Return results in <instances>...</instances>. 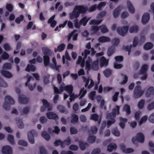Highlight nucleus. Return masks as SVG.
I'll return each instance as SVG.
<instances>
[{
	"label": "nucleus",
	"mask_w": 154,
	"mask_h": 154,
	"mask_svg": "<svg viewBox=\"0 0 154 154\" xmlns=\"http://www.w3.org/2000/svg\"><path fill=\"white\" fill-rule=\"evenodd\" d=\"M87 10L88 8L86 7L83 5H76L73 11L69 13V18L71 20H73L75 18L78 17L81 14L85 13Z\"/></svg>",
	"instance_id": "obj_1"
},
{
	"label": "nucleus",
	"mask_w": 154,
	"mask_h": 154,
	"mask_svg": "<svg viewBox=\"0 0 154 154\" xmlns=\"http://www.w3.org/2000/svg\"><path fill=\"white\" fill-rule=\"evenodd\" d=\"M92 60L90 57H88L87 60L86 62L85 68L88 71L90 70L91 68L94 69L96 68H98V62L97 60L94 61L91 63Z\"/></svg>",
	"instance_id": "obj_2"
},
{
	"label": "nucleus",
	"mask_w": 154,
	"mask_h": 154,
	"mask_svg": "<svg viewBox=\"0 0 154 154\" xmlns=\"http://www.w3.org/2000/svg\"><path fill=\"white\" fill-rule=\"evenodd\" d=\"M5 102L3 104V107L6 110H9L10 109V105L14 104L15 101L14 99L9 96H7L5 97Z\"/></svg>",
	"instance_id": "obj_3"
},
{
	"label": "nucleus",
	"mask_w": 154,
	"mask_h": 154,
	"mask_svg": "<svg viewBox=\"0 0 154 154\" xmlns=\"http://www.w3.org/2000/svg\"><path fill=\"white\" fill-rule=\"evenodd\" d=\"M120 107L119 106H116L115 108L112 109V112L108 113L107 115V117L110 118H115L116 115L119 114Z\"/></svg>",
	"instance_id": "obj_4"
},
{
	"label": "nucleus",
	"mask_w": 154,
	"mask_h": 154,
	"mask_svg": "<svg viewBox=\"0 0 154 154\" xmlns=\"http://www.w3.org/2000/svg\"><path fill=\"white\" fill-rule=\"evenodd\" d=\"M37 135L35 131L32 130L27 132V137L29 142L31 144H34L35 143L34 136Z\"/></svg>",
	"instance_id": "obj_5"
},
{
	"label": "nucleus",
	"mask_w": 154,
	"mask_h": 154,
	"mask_svg": "<svg viewBox=\"0 0 154 154\" xmlns=\"http://www.w3.org/2000/svg\"><path fill=\"white\" fill-rule=\"evenodd\" d=\"M129 29V27L128 26H124L122 28L118 27L117 29L118 33L120 35L124 36L127 33Z\"/></svg>",
	"instance_id": "obj_6"
},
{
	"label": "nucleus",
	"mask_w": 154,
	"mask_h": 154,
	"mask_svg": "<svg viewBox=\"0 0 154 154\" xmlns=\"http://www.w3.org/2000/svg\"><path fill=\"white\" fill-rule=\"evenodd\" d=\"M143 31H142L140 33V38L139 40H138V38L135 36V47L138 45H141L145 41V37L144 34H143Z\"/></svg>",
	"instance_id": "obj_7"
},
{
	"label": "nucleus",
	"mask_w": 154,
	"mask_h": 154,
	"mask_svg": "<svg viewBox=\"0 0 154 154\" xmlns=\"http://www.w3.org/2000/svg\"><path fill=\"white\" fill-rule=\"evenodd\" d=\"M33 79V77L31 76H29L27 79V82L25 84V85L26 87H28L29 90L31 91H33L35 89L36 85V84L35 82H34L33 84L29 83L31 79Z\"/></svg>",
	"instance_id": "obj_8"
},
{
	"label": "nucleus",
	"mask_w": 154,
	"mask_h": 154,
	"mask_svg": "<svg viewBox=\"0 0 154 154\" xmlns=\"http://www.w3.org/2000/svg\"><path fill=\"white\" fill-rule=\"evenodd\" d=\"M42 102L44 105L43 106L41 107L40 111L41 112H45L46 110V108H48V111H50L52 110V108L50 106V104L47 101L45 100H43Z\"/></svg>",
	"instance_id": "obj_9"
},
{
	"label": "nucleus",
	"mask_w": 154,
	"mask_h": 154,
	"mask_svg": "<svg viewBox=\"0 0 154 154\" xmlns=\"http://www.w3.org/2000/svg\"><path fill=\"white\" fill-rule=\"evenodd\" d=\"M120 147L122 151L125 153H129L133 152L134 151V149L132 148H126V146L124 143H122L120 144Z\"/></svg>",
	"instance_id": "obj_10"
},
{
	"label": "nucleus",
	"mask_w": 154,
	"mask_h": 154,
	"mask_svg": "<svg viewBox=\"0 0 154 154\" xmlns=\"http://www.w3.org/2000/svg\"><path fill=\"white\" fill-rule=\"evenodd\" d=\"M19 103L23 104H26L29 102V99L23 94H20L18 96Z\"/></svg>",
	"instance_id": "obj_11"
},
{
	"label": "nucleus",
	"mask_w": 154,
	"mask_h": 154,
	"mask_svg": "<svg viewBox=\"0 0 154 154\" xmlns=\"http://www.w3.org/2000/svg\"><path fill=\"white\" fill-rule=\"evenodd\" d=\"M143 93L144 91L141 90L140 86L138 85L135 87V98L140 97L142 96Z\"/></svg>",
	"instance_id": "obj_12"
},
{
	"label": "nucleus",
	"mask_w": 154,
	"mask_h": 154,
	"mask_svg": "<svg viewBox=\"0 0 154 154\" xmlns=\"http://www.w3.org/2000/svg\"><path fill=\"white\" fill-rule=\"evenodd\" d=\"M132 47H135V38L133 39L132 45H130V46H123L122 47V49L126 51H128V55H129Z\"/></svg>",
	"instance_id": "obj_13"
},
{
	"label": "nucleus",
	"mask_w": 154,
	"mask_h": 154,
	"mask_svg": "<svg viewBox=\"0 0 154 154\" xmlns=\"http://www.w3.org/2000/svg\"><path fill=\"white\" fill-rule=\"evenodd\" d=\"M145 137L144 135L141 133H137L135 136V141H137L140 143L144 142Z\"/></svg>",
	"instance_id": "obj_14"
},
{
	"label": "nucleus",
	"mask_w": 154,
	"mask_h": 154,
	"mask_svg": "<svg viewBox=\"0 0 154 154\" xmlns=\"http://www.w3.org/2000/svg\"><path fill=\"white\" fill-rule=\"evenodd\" d=\"M2 152L3 154H11L13 152L11 147L9 146H3L2 148Z\"/></svg>",
	"instance_id": "obj_15"
},
{
	"label": "nucleus",
	"mask_w": 154,
	"mask_h": 154,
	"mask_svg": "<svg viewBox=\"0 0 154 154\" xmlns=\"http://www.w3.org/2000/svg\"><path fill=\"white\" fill-rule=\"evenodd\" d=\"M150 18L149 14L148 13H145L143 15L141 22L143 25L146 24L148 22Z\"/></svg>",
	"instance_id": "obj_16"
},
{
	"label": "nucleus",
	"mask_w": 154,
	"mask_h": 154,
	"mask_svg": "<svg viewBox=\"0 0 154 154\" xmlns=\"http://www.w3.org/2000/svg\"><path fill=\"white\" fill-rule=\"evenodd\" d=\"M46 116L49 119H53L57 120L59 118L58 116L52 112H49L46 113Z\"/></svg>",
	"instance_id": "obj_17"
},
{
	"label": "nucleus",
	"mask_w": 154,
	"mask_h": 154,
	"mask_svg": "<svg viewBox=\"0 0 154 154\" xmlns=\"http://www.w3.org/2000/svg\"><path fill=\"white\" fill-rule=\"evenodd\" d=\"M57 109L61 113H64L65 114H67L68 113V111L67 109L62 106L58 105Z\"/></svg>",
	"instance_id": "obj_18"
},
{
	"label": "nucleus",
	"mask_w": 154,
	"mask_h": 154,
	"mask_svg": "<svg viewBox=\"0 0 154 154\" xmlns=\"http://www.w3.org/2000/svg\"><path fill=\"white\" fill-rule=\"evenodd\" d=\"M152 95H154V88L153 87L151 86L147 90L146 95V97H149Z\"/></svg>",
	"instance_id": "obj_19"
},
{
	"label": "nucleus",
	"mask_w": 154,
	"mask_h": 154,
	"mask_svg": "<svg viewBox=\"0 0 154 154\" xmlns=\"http://www.w3.org/2000/svg\"><path fill=\"white\" fill-rule=\"evenodd\" d=\"M121 10V7L120 5L118 6L115 9L113 12V16L115 18H117L119 15Z\"/></svg>",
	"instance_id": "obj_20"
},
{
	"label": "nucleus",
	"mask_w": 154,
	"mask_h": 154,
	"mask_svg": "<svg viewBox=\"0 0 154 154\" xmlns=\"http://www.w3.org/2000/svg\"><path fill=\"white\" fill-rule=\"evenodd\" d=\"M149 66L146 64H144L142 65L139 71L140 74H143L145 73H147Z\"/></svg>",
	"instance_id": "obj_21"
},
{
	"label": "nucleus",
	"mask_w": 154,
	"mask_h": 154,
	"mask_svg": "<svg viewBox=\"0 0 154 154\" xmlns=\"http://www.w3.org/2000/svg\"><path fill=\"white\" fill-rule=\"evenodd\" d=\"M85 59L86 58H85L84 57L83 58L81 56H79L78 60L77 61V64H80L81 67H83L85 65Z\"/></svg>",
	"instance_id": "obj_22"
},
{
	"label": "nucleus",
	"mask_w": 154,
	"mask_h": 154,
	"mask_svg": "<svg viewBox=\"0 0 154 154\" xmlns=\"http://www.w3.org/2000/svg\"><path fill=\"white\" fill-rule=\"evenodd\" d=\"M71 123L72 124L78 122L79 120V117L77 115L74 113H72L71 115Z\"/></svg>",
	"instance_id": "obj_23"
},
{
	"label": "nucleus",
	"mask_w": 154,
	"mask_h": 154,
	"mask_svg": "<svg viewBox=\"0 0 154 154\" xmlns=\"http://www.w3.org/2000/svg\"><path fill=\"white\" fill-rule=\"evenodd\" d=\"M116 48L114 46L109 47L107 51V54L108 57L111 56L115 52Z\"/></svg>",
	"instance_id": "obj_24"
},
{
	"label": "nucleus",
	"mask_w": 154,
	"mask_h": 154,
	"mask_svg": "<svg viewBox=\"0 0 154 154\" xmlns=\"http://www.w3.org/2000/svg\"><path fill=\"white\" fill-rule=\"evenodd\" d=\"M110 40H111L109 38L105 36H101L98 39V41L100 43L109 42Z\"/></svg>",
	"instance_id": "obj_25"
},
{
	"label": "nucleus",
	"mask_w": 154,
	"mask_h": 154,
	"mask_svg": "<svg viewBox=\"0 0 154 154\" xmlns=\"http://www.w3.org/2000/svg\"><path fill=\"white\" fill-rule=\"evenodd\" d=\"M127 4L129 11L131 13H134L135 12V9L132 4L130 1H128L127 2Z\"/></svg>",
	"instance_id": "obj_26"
},
{
	"label": "nucleus",
	"mask_w": 154,
	"mask_h": 154,
	"mask_svg": "<svg viewBox=\"0 0 154 154\" xmlns=\"http://www.w3.org/2000/svg\"><path fill=\"white\" fill-rule=\"evenodd\" d=\"M15 121L17 122L19 128H23L24 127L22 120L19 117H17L15 118Z\"/></svg>",
	"instance_id": "obj_27"
},
{
	"label": "nucleus",
	"mask_w": 154,
	"mask_h": 154,
	"mask_svg": "<svg viewBox=\"0 0 154 154\" xmlns=\"http://www.w3.org/2000/svg\"><path fill=\"white\" fill-rule=\"evenodd\" d=\"M1 73L5 77L10 78L12 77V75L9 72L5 70H2L1 71Z\"/></svg>",
	"instance_id": "obj_28"
},
{
	"label": "nucleus",
	"mask_w": 154,
	"mask_h": 154,
	"mask_svg": "<svg viewBox=\"0 0 154 154\" xmlns=\"http://www.w3.org/2000/svg\"><path fill=\"white\" fill-rule=\"evenodd\" d=\"M100 64L101 66H106L108 64V61L104 57H102L100 59Z\"/></svg>",
	"instance_id": "obj_29"
},
{
	"label": "nucleus",
	"mask_w": 154,
	"mask_h": 154,
	"mask_svg": "<svg viewBox=\"0 0 154 154\" xmlns=\"http://www.w3.org/2000/svg\"><path fill=\"white\" fill-rule=\"evenodd\" d=\"M65 47V45L63 43H62L59 45H58L57 48H55L54 49V52L56 53L57 51L61 52L62 51Z\"/></svg>",
	"instance_id": "obj_30"
},
{
	"label": "nucleus",
	"mask_w": 154,
	"mask_h": 154,
	"mask_svg": "<svg viewBox=\"0 0 154 154\" xmlns=\"http://www.w3.org/2000/svg\"><path fill=\"white\" fill-rule=\"evenodd\" d=\"M153 47V45L151 42H148L146 43L143 46V48L145 50H148L152 49Z\"/></svg>",
	"instance_id": "obj_31"
},
{
	"label": "nucleus",
	"mask_w": 154,
	"mask_h": 154,
	"mask_svg": "<svg viewBox=\"0 0 154 154\" xmlns=\"http://www.w3.org/2000/svg\"><path fill=\"white\" fill-rule=\"evenodd\" d=\"M90 19V17L87 18V17H85L82 18L80 21V23L84 26H86L88 21Z\"/></svg>",
	"instance_id": "obj_32"
},
{
	"label": "nucleus",
	"mask_w": 154,
	"mask_h": 154,
	"mask_svg": "<svg viewBox=\"0 0 154 154\" xmlns=\"http://www.w3.org/2000/svg\"><path fill=\"white\" fill-rule=\"evenodd\" d=\"M112 70L109 69H107L103 71V73L106 78L109 77L112 74Z\"/></svg>",
	"instance_id": "obj_33"
},
{
	"label": "nucleus",
	"mask_w": 154,
	"mask_h": 154,
	"mask_svg": "<svg viewBox=\"0 0 154 154\" xmlns=\"http://www.w3.org/2000/svg\"><path fill=\"white\" fill-rule=\"evenodd\" d=\"M116 148L117 146L116 144L111 143L108 146L107 150L109 152H112L113 149H115Z\"/></svg>",
	"instance_id": "obj_34"
},
{
	"label": "nucleus",
	"mask_w": 154,
	"mask_h": 154,
	"mask_svg": "<svg viewBox=\"0 0 154 154\" xmlns=\"http://www.w3.org/2000/svg\"><path fill=\"white\" fill-rule=\"evenodd\" d=\"M42 51L45 55L49 56L51 54V52L50 50L47 48H42Z\"/></svg>",
	"instance_id": "obj_35"
},
{
	"label": "nucleus",
	"mask_w": 154,
	"mask_h": 154,
	"mask_svg": "<svg viewBox=\"0 0 154 154\" xmlns=\"http://www.w3.org/2000/svg\"><path fill=\"white\" fill-rule=\"evenodd\" d=\"M79 146L81 149L82 150H85L86 146H88V144L86 142L83 143L82 141H79Z\"/></svg>",
	"instance_id": "obj_36"
},
{
	"label": "nucleus",
	"mask_w": 154,
	"mask_h": 154,
	"mask_svg": "<svg viewBox=\"0 0 154 154\" xmlns=\"http://www.w3.org/2000/svg\"><path fill=\"white\" fill-rule=\"evenodd\" d=\"M41 135L42 137L47 141L49 140L50 139V136L46 131L42 132Z\"/></svg>",
	"instance_id": "obj_37"
},
{
	"label": "nucleus",
	"mask_w": 154,
	"mask_h": 154,
	"mask_svg": "<svg viewBox=\"0 0 154 154\" xmlns=\"http://www.w3.org/2000/svg\"><path fill=\"white\" fill-rule=\"evenodd\" d=\"M123 110L126 112L127 115H129L131 113L130 106L126 104L124 106Z\"/></svg>",
	"instance_id": "obj_38"
},
{
	"label": "nucleus",
	"mask_w": 154,
	"mask_h": 154,
	"mask_svg": "<svg viewBox=\"0 0 154 154\" xmlns=\"http://www.w3.org/2000/svg\"><path fill=\"white\" fill-rule=\"evenodd\" d=\"M44 64L45 66H48L50 63V57L47 55H44L43 56Z\"/></svg>",
	"instance_id": "obj_39"
},
{
	"label": "nucleus",
	"mask_w": 154,
	"mask_h": 154,
	"mask_svg": "<svg viewBox=\"0 0 154 154\" xmlns=\"http://www.w3.org/2000/svg\"><path fill=\"white\" fill-rule=\"evenodd\" d=\"M36 68L35 66L32 65H28L26 69V70L27 72L31 71L34 72Z\"/></svg>",
	"instance_id": "obj_40"
},
{
	"label": "nucleus",
	"mask_w": 154,
	"mask_h": 154,
	"mask_svg": "<svg viewBox=\"0 0 154 154\" xmlns=\"http://www.w3.org/2000/svg\"><path fill=\"white\" fill-rule=\"evenodd\" d=\"M64 90L69 94H71L73 90V87L71 85H66L65 86Z\"/></svg>",
	"instance_id": "obj_41"
},
{
	"label": "nucleus",
	"mask_w": 154,
	"mask_h": 154,
	"mask_svg": "<svg viewBox=\"0 0 154 154\" xmlns=\"http://www.w3.org/2000/svg\"><path fill=\"white\" fill-rule=\"evenodd\" d=\"M71 139L70 138L68 137L67 138L64 140L63 142V148H64L65 147V145H69L71 143Z\"/></svg>",
	"instance_id": "obj_42"
},
{
	"label": "nucleus",
	"mask_w": 154,
	"mask_h": 154,
	"mask_svg": "<svg viewBox=\"0 0 154 154\" xmlns=\"http://www.w3.org/2000/svg\"><path fill=\"white\" fill-rule=\"evenodd\" d=\"M145 102V100L143 99L141 100L137 104V106L140 109H142L143 108Z\"/></svg>",
	"instance_id": "obj_43"
},
{
	"label": "nucleus",
	"mask_w": 154,
	"mask_h": 154,
	"mask_svg": "<svg viewBox=\"0 0 154 154\" xmlns=\"http://www.w3.org/2000/svg\"><path fill=\"white\" fill-rule=\"evenodd\" d=\"M108 119H110V120H108L107 121V125L108 128H109L111 125L114 124L116 122V120L114 118H110L109 117H107Z\"/></svg>",
	"instance_id": "obj_44"
},
{
	"label": "nucleus",
	"mask_w": 154,
	"mask_h": 154,
	"mask_svg": "<svg viewBox=\"0 0 154 154\" xmlns=\"http://www.w3.org/2000/svg\"><path fill=\"white\" fill-rule=\"evenodd\" d=\"M87 91L86 90H85L84 87H83L80 91L79 94V95H80V97L79 98V99H81L84 97Z\"/></svg>",
	"instance_id": "obj_45"
},
{
	"label": "nucleus",
	"mask_w": 154,
	"mask_h": 154,
	"mask_svg": "<svg viewBox=\"0 0 154 154\" xmlns=\"http://www.w3.org/2000/svg\"><path fill=\"white\" fill-rule=\"evenodd\" d=\"M7 139L8 140L11 144L14 145V137L11 134H8V136Z\"/></svg>",
	"instance_id": "obj_46"
},
{
	"label": "nucleus",
	"mask_w": 154,
	"mask_h": 154,
	"mask_svg": "<svg viewBox=\"0 0 154 154\" xmlns=\"http://www.w3.org/2000/svg\"><path fill=\"white\" fill-rule=\"evenodd\" d=\"M99 116L97 114H93L91 115L90 117V119L93 120L95 122L99 121Z\"/></svg>",
	"instance_id": "obj_47"
},
{
	"label": "nucleus",
	"mask_w": 154,
	"mask_h": 154,
	"mask_svg": "<svg viewBox=\"0 0 154 154\" xmlns=\"http://www.w3.org/2000/svg\"><path fill=\"white\" fill-rule=\"evenodd\" d=\"M121 75L122 77H124V78H123L122 81L121 82L120 84L121 85H125L128 82V77L127 75L123 74H121Z\"/></svg>",
	"instance_id": "obj_48"
},
{
	"label": "nucleus",
	"mask_w": 154,
	"mask_h": 154,
	"mask_svg": "<svg viewBox=\"0 0 154 154\" xmlns=\"http://www.w3.org/2000/svg\"><path fill=\"white\" fill-rule=\"evenodd\" d=\"M54 145L56 146L60 145L62 148H63V142L60 139L56 140L54 143Z\"/></svg>",
	"instance_id": "obj_49"
},
{
	"label": "nucleus",
	"mask_w": 154,
	"mask_h": 154,
	"mask_svg": "<svg viewBox=\"0 0 154 154\" xmlns=\"http://www.w3.org/2000/svg\"><path fill=\"white\" fill-rule=\"evenodd\" d=\"M102 20H97L94 19L91 20L90 23L92 25H99L102 22Z\"/></svg>",
	"instance_id": "obj_50"
},
{
	"label": "nucleus",
	"mask_w": 154,
	"mask_h": 154,
	"mask_svg": "<svg viewBox=\"0 0 154 154\" xmlns=\"http://www.w3.org/2000/svg\"><path fill=\"white\" fill-rule=\"evenodd\" d=\"M101 32L103 33H104L108 32L109 30L106 26L105 25H102L100 26Z\"/></svg>",
	"instance_id": "obj_51"
},
{
	"label": "nucleus",
	"mask_w": 154,
	"mask_h": 154,
	"mask_svg": "<svg viewBox=\"0 0 154 154\" xmlns=\"http://www.w3.org/2000/svg\"><path fill=\"white\" fill-rule=\"evenodd\" d=\"M82 78L84 82L85 83V87H87L88 88V86L90 80L89 78H87L85 76H83Z\"/></svg>",
	"instance_id": "obj_52"
},
{
	"label": "nucleus",
	"mask_w": 154,
	"mask_h": 154,
	"mask_svg": "<svg viewBox=\"0 0 154 154\" xmlns=\"http://www.w3.org/2000/svg\"><path fill=\"white\" fill-rule=\"evenodd\" d=\"M24 18L23 15H21L19 17H17L15 20V22L17 24H20L23 21Z\"/></svg>",
	"instance_id": "obj_53"
},
{
	"label": "nucleus",
	"mask_w": 154,
	"mask_h": 154,
	"mask_svg": "<svg viewBox=\"0 0 154 154\" xmlns=\"http://www.w3.org/2000/svg\"><path fill=\"white\" fill-rule=\"evenodd\" d=\"M147 116H145L142 117L140 121L139 122V125H141L143 123H145L147 120Z\"/></svg>",
	"instance_id": "obj_54"
},
{
	"label": "nucleus",
	"mask_w": 154,
	"mask_h": 154,
	"mask_svg": "<svg viewBox=\"0 0 154 154\" xmlns=\"http://www.w3.org/2000/svg\"><path fill=\"white\" fill-rule=\"evenodd\" d=\"M0 86L4 88L8 87L7 84L1 77H0Z\"/></svg>",
	"instance_id": "obj_55"
},
{
	"label": "nucleus",
	"mask_w": 154,
	"mask_h": 154,
	"mask_svg": "<svg viewBox=\"0 0 154 154\" xmlns=\"http://www.w3.org/2000/svg\"><path fill=\"white\" fill-rule=\"evenodd\" d=\"M6 8L10 12H12L13 10V6L11 4H7L6 5Z\"/></svg>",
	"instance_id": "obj_56"
},
{
	"label": "nucleus",
	"mask_w": 154,
	"mask_h": 154,
	"mask_svg": "<svg viewBox=\"0 0 154 154\" xmlns=\"http://www.w3.org/2000/svg\"><path fill=\"white\" fill-rule=\"evenodd\" d=\"M106 5V3L104 2H101L97 5V9L100 11L102 10L103 7H104Z\"/></svg>",
	"instance_id": "obj_57"
},
{
	"label": "nucleus",
	"mask_w": 154,
	"mask_h": 154,
	"mask_svg": "<svg viewBox=\"0 0 154 154\" xmlns=\"http://www.w3.org/2000/svg\"><path fill=\"white\" fill-rule=\"evenodd\" d=\"M9 57V55L6 52H4L1 57V59L3 60L7 59Z\"/></svg>",
	"instance_id": "obj_58"
},
{
	"label": "nucleus",
	"mask_w": 154,
	"mask_h": 154,
	"mask_svg": "<svg viewBox=\"0 0 154 154\" xmlns=\"http://www.w3.org/2000/svg\"><path fill=\"white\" fill-rule=\"evenodd\" d=\"M96 137L94 136H89L88 138V141L91 143H94Z\"/></svg>",
	"instance_id": "obj_59"
},
{
	"label": "nucleus",
	"mask_w": 154,
	"mask_h": 154,
	"mask_svg": "<svg viewBox=\"0 0 154 154\" xmlns=\"http://www.w3.org/2000/svg\"><path fill=\"white\" fill-rule=\"evenodd\" d=\"M90 53V51L87 49H85L84 52H82V55L86 59L88 55Z\"/></svg>",
	"instance_id": "obj_60"
},
{
	"label": "nucleus",
	"mask_w": 154,
	"mask_h": 154,
	"mask_svg": "<svg viewBox=\"0 0 154 154\" xmlns=\"http://www.w3.org/2000/svg\"><path fill=\"white\" fill-rule=\"evenodd\" d=\"M30 109V108L29 106H26L23 108L22 110V112L24 114L27 115V114Z\"/></svg>",
	"instance_id": "obj_61"
},
{
	"label": "nucleus",
	"mask_w": 154,
	"mask_h": 154,
	"mask_svg": "<svg viewBox=\"0 0 154 154\" xmlns=\"http://www.w3.org/2000/svg\"><path fill=\"white\" fill-rule=\"evenodd\" d=\"M48 23L50 24L52 28H54L56 26L57 22L55 20H51L49 21V20H48Z\"/></svg>",
	"instance_id": "obj_62"
},
{
	"label": "nucleus",
	"mask_w": 154,
	"mask_h": 154,
	"mask_svg": "<svg viewBox=\"0 0 154 154\" xmlns=\"http://www.w3.org/2000/svg\"><path fill=\"white\" fill-rule=\"evenodd\" d=\"M97 5L95 4L91 6L89 8V11L90 12H92L95 11L97 9Z\"/></svg>",
	"instance_id": "obj_63"
},
{
	"label": "nucleus",
	"mask_w": 154,
	"mask_h": 154,
	"mask_svg": "<svg viewBox=\"0 0 154 154\" xmlns=\"http://www.w3.org/2000/svg\"><path fill=\"white\" fill-rule=\"evenodd\" d=\"M11 68V65L9 63L4 64L3 66V68L6 69H10Z\"/></svg>",
	"instance_id": "obj_64"
}]
</instances>
